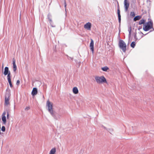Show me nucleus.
<instances>
[{"label":"nucleus","instance_id":"obj_35","mask_svg":"<svg viewBox=\"0 0 154 154\" xmlns=\"http://www.w3.org/2000/svg\"><path fill=\"white\" fill-rule=\"evenodd\" d=\"M153 30H154V29L153 28Z\"/></svg>","mask_w":154,"mask_h":154},{"label":"nucleus","instance_id":"obj_27","mask_svg":"<svg viewBox=\"0 0 154 154\" xmlns=\"http://www.w3.org/2000/svg\"><path fill=\"white\" fill-rule=\"evenodd\" d=\"M64 7L65 8V11H66V2L65 0L64 1Z\"/></svg>","mask_w":154,"mask_h":154},{"label":"nucleus","instance_id":"obj_17","mask_svg":"<svg viewBox=\"0 0 154 154\" xmlns=\"http://www.w3.org/2000/svg\"><path fill=\"white\" fill-rule=\"evenodd\" d=\"M9 98H5V105L7 106L9 104Z\"/></svg>","mask_w":154,"mask_h":154},{"label":"nucleus","instance_id":"obj_11","mask_svg":"<svg viewBox=\"0 0 154 154\" xmlns=\"http://www.w3.org/2000/svg\"><path fill=\"white\" fill-rule=\"evenodd\" d=\"M94 42L92 39H91V42L90 45V49L91 50L92 53H93L94 51Z\"/></svg>","mask_w":154,"mask_h":154},{"label":"nucleus","instance_id":"obj_24","mask_svg":"<svg viewBox=\"0 0 154 154\" xmlns=\"http://www.w3.org/2000/svg\"><path fill=\"white\" fill-rule=\"evenodd\" d=\"M48 19H49V21H50V23L51 24V23H52V20L51 19H50V18H48ZM51 26L52 27H55V26H54L52 25H51Z\"/></svg>","mask_w":154,"mask_h":154},{"label":"nucleus","instance_id":"obj_29","mask_svg":"<svg viewBox=\"0 0 154 154\" xmlns=\"http://www.w3.org/2000/svg\"><path fill=\"white\" fill-rule=\"evenodd\" d=\"M142 36H141V37L139 39H138L136 37V34L135 35H134V38H135L136 39V40H139L140 39V38H141L142 37Z\"/></svg>","mask_w":154,"mask_h":154},{"label":"nucleus","instance_id":"obj_30","mask_svg":"<svg viewBox=\"0 0 154 154\" xmlns=\"http://www.w3.org/2000/svg\"><path fill=\"white\" fill-rule=\"evenodd\" d=\"M67 57H68V59L69 60H72L73 59V57H69V56H67Z\"/></svg>","mask_w":154,"mask_h":154},{"label":"nucleus","instance_id":"obj_8","mask_svg":"<svg viewBox=\"0 0 154 154\" xmlns=\"http://www.w3.org/2000/svg\"><path fill=\"white\" fill-rule=\"evenodd\" d=\"M91 27V23L88 22L84 25V28L88 30H90Z\"/></svg>","mask_w":154,"mask_h":154},{"label":"nucleus","instance_id":"obj_16","mask_svg":"<svg viewBox=\"0 0 154 154\" xmlns=\"http://www.w3.org/2000/svg\"><path fill=\"white\" fill-rule=\"evenodd\" d=\"M56 152V149L55 148H52L50 150L49 154H54Z\"/></svg>","mask_w":154,"mask_h":154},{"label":"nucleus","instance_id":"obj_31","mask_svg":"<svg viewBox=\"0 0 154 154\" xmlns=\"http://www.w3.org/2000/svg\"><path fill=\"white\" fill-rule=\"evenodd\" d=\"M9 117H10V116H9V113L8 112H7V118L8 119H9Z\"/></svg>","mask_w":154,"mask_h":154},{"label":"nucleus","instance_id":"obj_32","mask_svg":"<svg viewBox=\"0 0 154 154\" xmlns=\"http://www.w3.org/2000/svg\"><path fill=\"white\" fill-rule=\"evenodd\" d=\"M20 83V81L19 80H18L16 82V85H19Z\"/></svg>","mask_w":154,"mask_h":154},{"label":"nucleus","instance_id":"obj_2","mask_svg":"<svg viewBox=\"0 0 154 154\" xmlns=\"http://www.w3.org/2000/svg\"><path fill=\"white\" fill-rule=\"evenodd\" d=\"M153 23L152 21H148L147 25H145L143 27V30L145 31H148L150 29L153 28Z\"/></svg>","mask_w":154,"mask_h":154},{"label":"nucleus","instance_id":"obj_21","mask_svg":"<svg viewBox=\"0 0 154 154\" xmlns=\"http://www.w3.org/2000/svg\"><path fill=\"white\" fill-rule=\"evenodd\" d=\"M101 69L103 71L106 72L109 69V68L108 67L105 66L102 68Z\"/></svg>","mask_w":154,"mask_h":154},{"label":"nucleus","instance_id":"obj_23","mask_svg":"<svg viewBox=\"0 0 154 154\" xmlns=\"http://www.w3.org/2000/svg\"><path fill=\"white\" fill-rule=\"evenodd\" d=\"M131 27H130L128 30V31L129 32V36H130L131 35Z\"/></svg>","mask_w":154,"mask_h":154},{"label":"nucleus","instance_id":"obj_6","mask_svg":"<svg viewBox=\"0 0 154 154\" xmlns=\"http://www.w3.org/2000/svg\"><path fill=\"white\" fill-rule=\"evenodd\" d=\"M51 114L54 119L56 120H58L59 119L61 116L60 115L55 113L54 112H52V114Z\"/></svg>","mask_w":154,"mask_h":154},{"label":"nucleus","instance_id":"obj_19","mask_svg":"<svg viewBox=\"0 0 154 154\" xmlns=\"http://www.w3.org/2000/svg\"><path fill=\"white\" fill-rule=\"evenodd\" d=\"M8 80V82L9 83L10 87L11 88H12L13 87V85L12 84V83L11 82V78H10V77H9L8 76V78L7 79Z\"/></svg>","mask_w":154,"mask_h":154},{"label":"nucleus","instance_id":"obj_7","mask_svg":"<svg viewBox=\"0 0 154 154\" xmlns=\"http://www.w3.org/2000/svg\"><path fill=\"white\" fill-rule=\"evenodd\" d=\"M129 3L128 0H124V6L125 8V11H127L129 6Z\"/></svg>","mask_w":154,"mask_h":154},{"label":"nucleus","instance_id":"obj_26","mask_svg":"<svg viewBox=\"0 0 154 154\" xmlns=\"http://www.w3.org/2000/svg\"><path fill=\"white\" fill-rule=\"evenodd\" d=\"M1 130L2 131L4 132L5 130V128L4 126H3L2 127Z\"/></svg>","mask_w":154,"mask_h":154},{"label":"nucleus","instance_id":"obj_22","mask_svg":"<svg viewBox=\"0 0 154 154\" xmlns=\"http://www.w3.org/2000/svg\"><path fill=\"white\" fill-rule=\"evenodd\" d=\"M135 45H136V43H135V42H132L131 44V47L133 48H134Z\"/></svg>","mask_w":154,"mask_h":154},{"label":"nucleus","instance_id":"obj_33","mask_svg":"<svg viewBox=\"0 0 154 154\" xmlns=\"http://www.w3.org/2000/svg\"><path fill=\"white\" fill-rule=\"evenodd\" d=\"M101 128L103 129H106V128L103 126H101Z\"/></svg>","mask_w":154,"mask_h":154},{"label":"nucleus","instance_id":"obj_12","mask_svg":"<svg viewBox=\"0 0 154 154\" xmlns=\"http://www.w3.org/2000/svg\"><path fill=\"white\" fill-rule=\"evenodd\" d=\"M13 71L14 72H15L17 70V66L15 63V60L14 59L13 60Z\"/></svg>","mask_w":154,"mask_h":154},{"label":"nucleus","instance_id":"obj_10","mask_svg":"<svg viewBox=\"0 0 154 154\" xmlns=\"http://www.w3.org/2000/svg\"><path fill=\"white\" fill-rule=\"evenodd\" d=\"M10 91V90L9 88L7 89L5 94V98H9L11 96Z\"/></svg>","mask_w":154,"mask_h":154},{"label":"nucleus","instance_id":"obj_20","mask_svg":"<svg viewBox=\"0 0 154 154\" xmlns=\"http://www.w3.org/2000/svg\"><path fill=\"white\" fill-rule=\"evenodd\" d=\"M145 21L146 20L143 19H141L139 22V25H141L144 24Z\"/></svg>","mask_w":154,"mask_h":154},{"label":"nucleus","instance_id":"obj_13","mask_svg":"<svg viewBox=\"0 0 154 154\" xmlns=\"http://www.w3.org/2000/svg\"><path fill=\"white\" fill-rule=\"evenodd\" d=\"M37 93V89L35 88H34L32 91V95H35Z\"/></svg>","mask_w":154,"mask_h":154},{"label":"nucleus","instance_id":"obj_15","mask_svg":"<svg viewBox=\"0 0 154 154\" xmlns=\"http://www.w3.org/2000/svg\"><path fill=\"white\" fill-rule=\"evenodd\" d=\"M117 13H118V20H119V23H121V15L120 14V10L119 9L117 11Z\"/></svg>","mask_w":154,"mask_h":154},{"label":"nucleus","instance_id":"obj_28","mask_svg":"<svg viewBox=\"0 0 154 154\" xmlns=\"http://www.w3.org/2000/svg\"><path fill=\"white\" fill-rule=\"evenodd\" d=\"M30 109V107L29 106H26L25 108V110L26 111Z\"/></svg>","mask_w":154,"mask_h":154},{"label":"nucleus","instance_id":"obj_9","mask_svg":"<svg viewBox=\"0 0 154 154\" xmlns=\"http://www.w3.org/2000/svg\"><path fill=\"white\" fill-rule=\"evenodd\" d=\"M6 113L5 111L4 112L2 115V120L4 125L6 124V118L5 116Z\"/></svg>","mask_w":154,"mask_h":154},{"label":"nucleus","instance_id":"obj_34","mask_svg":"<svg viewBox=\"0 0 154 154\" xmlns=\"http://www.w3.org/2000/svg\"><path fill=\"white\" fill-rule=\"evenodd\" d=\"M3 65L2 66V68L3 69Z\"/></svg>","mask_w":154,"mask_h":154},{"label":"nucleus","instance_id":"obj_25","mask_svg":"<svg viewBox=\"0 0 154 154\" xmlns=\"http://www.w3.org/2000/svg\"><path fill=\"white\" fill-rule=\"evenodd\" d=\"M130 15L133 17L135 16V14L134 12H131L130 13Z\"/></svg>","mask_w":154,"mask_h":154},{"label":"nucleus","instance_id":"obj_14","mask_svg":"<svg viewBox=\"0 0 154 154\" xmlns=\"http://www.w3.org/2000/svg\"><path fill=\"white\" fill-rule=\"evenodd\" d=\"M72 91L73 93L75 94H77L79 92L78 89L76 87H74L73 88Z\"/></svg>","mask_w":154,"mask_h":154},{"label":"nucleus","instance_id":"obj_3","mask_svg":"<svg viewBox=\"0 0 154 154\" xmlns=\"http://www.w3.org/2000/svg\"><path fill=\"white\" fill-rule=\"evenodd\" d=\"M119 45L120 48L122 49L124 52H125L126 49V45L125 42L122 40L119 42Z\"/></svg>","mask_w":154,"mask_h":154},{"label":"nucleus","instance_id":"obj_1","mask_svg":"<svg viewBox=\"0 0 154 154\" xmlns=\"http://www.w3.org/2000/svg\"><path fill=\"white\" fill-rule=\"evenodd\" d=\"M95 79L97 83L102 84L104 83H107L106 79L103 76H96L95 77Z\"/></svg>","mask_w":154,"mask_h":154},{"label":"nucleus","instance_id":"obj_18","mask_svg":"<svg viewBox=\"0 0 154 154\" xmlns=\"http://www.w3.org/2000/svg\"><path fill=\"white\" fill-rule=\"evenodd\" d=\"M141 18V16H137L135 17L134 19V21H136L137 20H139Z\"/></svg>","mask_w":154,"mask_h":154},{"label":"nucleus","instance_id":"obj_4","mask_svg":"<svg viewBox=\"0 0 154 154\" xmlns=\"http://www.w3.org/2000/svg\"><path fill=\"white\" fill-rule=\"evenodd\" d=\"M46 106L48 108V112L51 114H52V112H54L53 109L52 103L48 100L46 102Z\"/></svg>","mask_w":154,"mask_h":154},{"label":"nucleus","instance_id":"obj_5","mask_svg":"<svg viewBox=\"0 0 154 154\" xmlns=\"http://www.w3.org/2000/svg\"><path fill=\"white\" fill-rule=\"evenodd\" d=\"M3 74L5 75H7V79L8 78V76L9 77H10V78H11V72L9 70V68L8 67H5Z\"/></svg>","mask_w":154,"mask_h":154}]
</instances>
